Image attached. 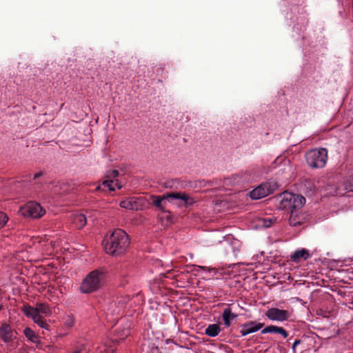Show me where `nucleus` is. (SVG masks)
<instances>
[{"label": "nucleus", "mask_w": 353, "mask_h": 353, "mask_svg": "<svg viewBox=\"0 0 353 353\" xmlns=\"http://www.w3.org/2000/svg\"><path fill=\"white\" fill-rule=\"evenodd\" d=\"M130 245V239L127 233L121 229H116L106 239L105 249L111 255L123 254Z\"/></svg>", "instance_id": "obj_1"}, {"label": "nucleus", "mask_w": 353, "mask_h": 353, "mask_svg": "<svg viewBox=\"0 0 353 353\" xmlns=\"http://www.w3.org/2000/svg\"><path fill=\"white\" fill-rule=\"evenodd\" d=\"M276 208L279 210H296L303 206L305 199L301 195L284 192L276 197Z\"/></svg>", "instance_id": "obj_2"}, {"label": "nucleus", "mask_w": 353, "mask_h": 353, "mask_svg": "<svg viewBox=\"0 0 353 353\" xmlns=\"http://www.w3.org/2000/svg\"><path fill=\"white\" fill-rule=\"evenodd\" d=\"M104 278L103 272L98 270L89 273L83 279L81 290L83 293H91L99 289Z\"/></svg>", "instance_id": "obj_3"}, {"label": "nucleus", "mask_w": 353, "mask_h": 353, "mask_svg": "<svg viewBox=\"0 0 353 353\" xmlns=\"http://www.w3.org/2000/svg\"><path fill=\"white\" fill-rule=\"evenodd\" d=\"M327 159L326 149L312 150L306 154V161L309 166L313 168H323Z\"/></svg>", "instance_id": "obj_4"}, {"label": "nucleus", "mask_w": 353, "mask_h": 353, "mask_svg": "<svg viewBox=\"0 0 353 353\" xmlns=\"http://www.w3.org/2000/svg\"><path fill=\"white\" fill-rule=\"evenodd\" d=\"M167 197H169L170 201L173 202V204L178 205L179 207H188L194 203V199L184 192H173L167 194Z\"/></svg>", "instance_id": "obj_5"}, {"label": "nucleus", "mask_w": 353, "mask_h": 353, "mask_svg": "<svg viewBox=\"0 0 353 353\" xmlns=\"http://www.w3.org/2000/svg\"><path fill=\"white\" fill-rule=\"evenodd\" d=\"M45 211L41 206L35 202H30L20 210V213L23 216H30L32 218H39Z\"/></svg>", "instance_id": "obj_6"}, {"label": "nucleus", "mask_w": 353, "mask_h": 353, "mask_svg": "<svg viewBox=\"0 0 353 353\" xmlns=\"http://www.w3.org/2000/svg\"><path fill=\"white\" fill-rule=\"evenodd\" d=\"M274 185L270 183H262L250 192V197L252 199L263 198L272 193L274 191Z\"/></svg>", "instance_id": "obj_7"}, {"label": "nucleus", "mask_w": 353, "mask_h": 353, "mask_svg": "<svg viewBox=\"0 0 353 353\" xmlns=\"http://www.w3.org/2000/svg\"><path fill=\"white\" fill-rule=\"evenodd\" d=\"M266 316L272 321H283L287 320L290 316V313L287 310H280L273 307L269 309L265 312Z\"/></svg>", "instance_id": "obj_8"}, {"label": "nucleus", "mask_w": 353, "mask_h": 353, "mask_svg": "<svg viewBox=\"0 0 353 353\" xmlns=\"http://www.w3.org/2000/svg\"><path fill=\"white\" fill-rule=\"evenodd\" d=\"M0 336L2 340L6 342H10L13 340V331L10 325L4 323L0 327Z\"/></svg>", "instance_id": "obj_9"}, {"label": "nucleus", "mask_w": 353, "mask_h": 353, "mask_svg": "<svg viewBox=\"0 0 353 353\" xmlns=\"http://www.w3.org/2000/svg\"><path fill=\"white\" fill-rule=\"evenodd\" d=\"M254 325V322H250L249 323L243 325L241 330L242 336H245L250 333L254 332L262 328L264 325L263 323H257L256 325Z\"/></svg>", "instance_id": "obj_10"}, {"label": "nucleus", "mask_w": 353, "mask_h": 353, "mask_svg": "<svg viewBox=\"0 0 353 353\" xmlns=\"http://www.w3.org/2000/svg\"><path fill=\"white\" fill-rule=\"evenodd\" d=\"M72 221L78 229H81L85 225L87 219L83 214H75L72 216Z\"/></svg>", "instance_id": "obj_11"}, {"label": "nucleus", "mask_w": 353, "mask_h": 353, "mask_svg": "<svg viewBox=\"0 0 353 353\" xmlns=\"http://www.w3.org/2000/svg\"><path fill=\"white\" fill-rule=\"evenodd\" d=\"M151 199L152 200V203L156 207L159 208L162 211L164 210V208L162 205V202L164 201V203H166L165 200H167L168 202H170L169 197H167L166 195H163V196H151Z\"/></svg>", "instance_id": "obj_12"}, {"label": "nucleus", "mask_w": 353, "mask_h": 353, "mask_svg": "<svg viewBox=\"0 0 353 353\" xmlns=\"http://www.w3.org/2000/svg\"><path fill=\"white\" fill-rule=\"evenodd\" d=\"M236 316V314L232 313L231 309L230 307L225 308L223 313V319L224 321L225 325L227 327H229L231 324L230 320L235 319Z\"/></svg>", "instance_id": "obj_13"}, {"label": "nucleus", "mask_w": 353, "mask_h": 353, "mask_svg": "<svg viewBox=\"0 0 353 353\" xmlns=\"http://www.w3.org/2000/svg\"><path fill=\"white\" fill-rule=\"evenodd\" d=\"M310 254L307 250L305 249H302L300 250L296 251L292 255V259L293 261H297L299 259L303 258L304 259H306L309 257Z\"/></svg>", "instance_id": "obj_14"}, {"label": "nucleus", "mask_w": 353, "mask_h": 353, "mask_svg": "<svg viewBox=\"0 0 353 353\" xmlns=\"http://www.w3.org/2000/svg\"><path fill=\"white\" fill-rule=\"evenodd\" d=\"M221 329L218 324L210 325L205 330V334L210 336H216L220 332Z\"/></svg>", "instance_id": "obj_15"}, {"label": "nucleus", "mask_w": 353, "mask_h": 353, "mask_svg": "<svg viewBox=\"0 0 353 353\" xmlns=\"http://www.w3.org/2000/svg\"><path fill=\"white\" fill-rule=\"evenodd\" d=\"M36 310V314L37 315H40L39 313H42L46 315H48L51 313V310L48 305L45 303H37L36 307H34Z\"/></svg>", "instance_id": "obj_16"}, {"label": "nucleus", "mask_w": 353, "mask_h": 353, "mask_svg": "<svg viewBox=\"0 0 353 353\" xmlns=\"http://www.w3.org/2000/svg\"><path fill=\"white\" fill-rule=\"evenodd\" d=\"M295 213L296 210H292V212H290V216L289 218L290 225L294 227L299 225L302 223L301 219L298 217L296 214H295Z\"/></svg>", "instance_id": "obj_17"}, {"label": "nucleus", "mask_w": 353, "mask_h": 353, "mask_svg": "<svg viewBox=\"0 0 353 353\" xmlns=\"http://www.w3.org/2000/svg\"><path fill=\"white\" fill-rule=\"evenodd\" d=\"M22 311L28 317H30L33 320L34 316H37L35 308L30 305H24L22 308Z\"/></svg>", "instance_id": "obj_18"}, {"label": "nucleus", "mask_w": 353, "mask_h": 353, "mask_svg": "<svg viewBox=\"0 0 353 353\" xmlns=\"http://www.w3.org/2000/svg\"><path fill=\"white\" fill-rule=\"evenodd\" d=\"M24 334L27 338H28L31 341H34V339H36L35 334L34 331L30 327H26L23 331Z\"/></svg>", "instance_id": "obj_19"}, {"label": "nucleus", "mask_w": 353, "mask_h": 353, "mask_svg": "<svg viewBox=\"0 0 353 353\" xmlns=\"http://www.w3.org/2000/svg\"><path fill=\"white\" fill-rule=\"evenodd\" d=\"M33 321L35 323L38 324L41 327L47 328L48 326V325L42 320L41 316L40 315L34 316Z\"/></svg>", "instance_id": "obj_20"}, {"label": "nucleus", "mask_w": 353, "mask_h": 353, "mask_svg": "<svg viewBox=\"0 0 353 353\" xmlns=\"http://www.w3.org/2000/svg\"><path fill=\"white\" fill-rule=\"evenodd\" d=\"M134 203L131 201H123L120 203V206L125 209L132 210L134 208Z\"/></svg>", "instance_id": "obj_21"}, {"label": "nucleus", "mask_w": 353, "mask_h": 353, "mask_svg": "<svg viewBox=\"0 0 353 353\" xmlns=\"http://www.w3.org/2000/svg\"><path fill=\"white\" fill-rule=\"evenodd\" d=\"M279 327L275 326V325H269L265 327L261 332L263 334H266L269 332H275L278 333Z\"/></svg>", "instance_id": "obj_22"}, {"label": "nucleus", "mask_w": 353, "mask_h": 353, "mask_svg": "<svg viewBox=\"0 0 353 353\" xmlns=\"http://www.w3.org/2000/svg\"><path fill=\"white\" fill-rule=\"evenodd\" d=\"M8 220V217L7 215L3 212H0V228H3L6 225Z\"/></svg>", "instance_id": "obj_23"}, {"label": "nucleus", "mask_w": 353, "mask_h": 353, "mask_svg": "<svg viewBox=\"0 0 353 353\" xmlns=\"http://www.w3.org/2000/svg\"><path fill=\"white\" fill-rule=\"evenodd\" d=\"M74 324V318L73 316H68L65 321V325L67 327H72Z\"/></svg>", "instance_id": "obj_24"}, {"label": "nucleus", "mask_w": 353, "mask_h": 353, "mask_svg": "<svg viewBox=\"0 0 353 353\" xmlns=\"http://www.w3.org/2000/svg\"><path fill=\"white\" fill-rule=\"evenodd\" d=\"M275 221L276 219H261V221L263 222L262 225L263 227L268 228L271 226Z\"/></svg>", "instance_id": "obj_25"}, {"label": "nucleus", "mask_w": 353, "mask_h": 353, "mask_svg": "<svg viewBox=\"0 0 353 353\" xmlns=\"http://www.w3.org/2000/svg\"><path fill=\"white\" fill-rule=\"evenodd\" d=\"M119 175V172L117 170H109L107 172V178H115Z\"/></svg>", "instance_id": "obj_26"}, {"label": "nucleus", "mask_w": 353, "mask_h": 353, "mask_svg": "<svg viewBox=\"0 0 353 353\" xmlns=\"http://www.w3.org/2000/svg\"><path fill=\"white\" fill-rule=\"evenodd\" d=\"M303 185H304L307 189H308V190H309V191H310V192H311L313 191V190H314V184H313L311 181H305L303 182Z\"/></svg>", "instance_id": "obj_27"}, {"label": "nucleus", "mask_w": 353, "mask_h": 353, "mask_svg": "<svg viewBox=\"0 0 353 353\" xmlns=\"http://www.w3.org/2000/svg\"><path fill=\"white\" fill-rule=\"evenodd\" d=\"M114 181L112 180H105L103 182L102 185L105 187H108L110 190H114V188L112 187V183Z\"/></svg>", "instance_id": "obj_28"}, {"label": "nucleus", "mask_w": 353, "mask_h": 353, "mask_svg": "<svg viewBox=\"0 0 353 353\" xmlns=\"http://www.w3.org/2000/svg\"><path fill=\"white\" fill-rule=\"evenodd\" d=\"M345 189L348 191L353 192V178L349 179L345 183Z\"/></svg>", "instance_id": "obj_29"}, {"label": "nucleus", "mask_w": 353, "mask_h": 353, "mask_svg": "<svg viewBox=\"0 0 353 353\" xmlns=\"http://www.w3.org/2000/svg\"><path fill=\"white\" fill-rule=\"evenodd\" d=\"M278 333L283 335L284 338H286L288 336V332L281 327H279Z\"/></svg>", "instance_id": "obj_30"}, {"label": "nucleus", "mask_w": 353, "mask_h": 353, "mask_svg": "<svg viewBox=\"0 0 353 353\" xmlns=\"http://www.w3.org/2000/svg\"><path fill=\"white\" fill-rule=\"evenodd\" d=\"M123 332V334L119 335L121 339H123L124 336H127L129 334V330L128 329L124 330Z\"/></svg>", "instance_id": "obj_31"}, {"label": "nucleus", "mask_w": 353, "mask_h": 353, "mask_svg": "<svg viewBox=\"0 0 353 353\" xmlns=\"http://www.w3.org/2000/svg\"><path fill=\"white\" fill-rule=\"evenodd\" d=\"M301 343V340H296L294 343H293V346H292V349H293V351L294 352L295 351V347L296 346H298L299 344Z\"/></svg>", "instance_id": "obj_32"}, {"label": "nucleus", "mask_w": 353, "mask_h": 353, "mask_svg": "<svg viewBox=\"0 0 353 353\" xmlns=\"http://www.w3.org/2000/svg\"><path fill=\"white\" fill-rule=\"evenodd\" d=\"M43 172H37V173H36V174H34V179H37V178H39V177H40V176H43Z\"/></svg>", "instance_id": "obj_33"}, {"label": "nucleus", "mask_w": 353, "mask_h": 353, "mask_svg": "<svg viewBox=\"0 0 353 353\" xmlns=\"http://www.w3.org/2000/svg\"><path fill=\"white\" fill-rule=\"evenodd\" d=\"M74 353H87L86 352H85L84 350H76Z\"/></svg>", "instance_id": "obj_34"}, {"label": "nucleus", "mask_w": 353, "mask_h": 353, "mask_svg": "<svg viewBox=\"0 0 353 353\" xmlns=\"http://www.w3.org/2000/svg\"><path fill=\"white\" fill-rule=\"evenodd\" d=\"M115 185L119 188V189H121V184L118 182V181H116L115 183Z\"/></svg>", "instance_id": "obj_35"}, {"label": "nucleus", "mask_w": 353, "mask_h": 353, "mask_svg": "<svg viewBox=\"0 0 353 353\" xmlns=\"http://www.w3.org/2000/svg\"><path fill=\"white\" fill-rule=\"evenodd\" d=\"M97 190H100V186H98V187L97 188Z\"/></svg>", "instance_id": "obj_36"}, {"label": "nucleus", "mask_w": 353, "mask_h": 353, "mask_svg": "<svg viewBox=\"0 0 353 353\" xmlns=\"http://www.w3.org/2000/svg\"><path fill=\"white\" fill-rule=\"evenodd\" d=\"M1 308H2V306H1V305H0V310H1Z\"/></svg>", "instance_id": "obj_37"}]
</instances>
